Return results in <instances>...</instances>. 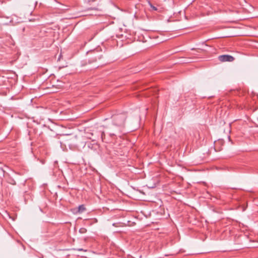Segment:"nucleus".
<instances>
[{"label": "nucleus", "mask_w": 258, "mask_h": 258, "mask_svg": "<svg viewBox=\"0 0 258 258\" xmlns=\"http://www.w3.org/2000/svg\"><path fill=\"white\" fill-rule=\"evenodd\" d=\"M257 126H258V124H257Z\"/></svg>", "instance_id": "10"}, {"label": "nucleus", "mask_w": 258, "mask_h": 258, "mask_svg": "<svg viewBox=\"0 0 258 258\" xmlns=\"http://www.w3.org/2000/svg\"><path fill=\"white\" fill-rule=\"evenodd\" d=\"M101 55L95 54L89 59V63H91L96 62L98 59H101Z\"/></svg>", "instance_id": "4"}, {"label": "nucleus", "mask_w": 258, "mask_h": 258, "mask_svg": "<svg viewBox=\"0 0 258 258\" xmlns=\"http://www.w3.org/2000/svg\"><path fill=\"white\" fill-rule=\"evenodd\" d=\"M85 210H86V208L84 205H80L78 207V212L79 213H81L84 212Z\"/></svg>", "instance_id": "5"}, {"label": "nucleus", "mask_w": 258, "mask_h": 258, "mask_svg": "<svg viewBox=\"0 0 258 258\" xmlns=\"http://www.w3.org/2000/svg\"><path fill=\"white\" fill-rule=\"evenodd\" d=\"M117 128H117V126H116V127H114L113 129H112V131H116Z\"/></svg>", "instance_id": "9"}, {"label": "nucleus", "mask_w": 258, "mask_h": 258, "mask_svg": "<svg viewBox=\"0 0 258 258\" xmlns=\"http://www.w3.org/2000/svg\"><path fill=\"white\" fill-rule=\"evenodd\" d=\"M219 60L222 62H231L234 60V58L230 55H221L218 57Z\"/></svg>", "instance_id": "3"}, {"label": "nucleus", "mask_w": 258, "mask_h": 258, "mask_svg": "<svg viewBox=\"0 0 258 258\" xmlns=\"http://www.w3.org/2000/svg\"><path fill=\"white\" fill-rule=\"evenodd\" d=\"M85 134L87 138L93 141H95L99 138H101L102 141H103L105 136L103 131H100L98 132L97 130H94L92 132H85Z\"/></svg>", "instance_id": "2"}, {"label": "nucleus", "mask_w": 258, "mask_h": 258, "mask_svg": "<svg viewBox=\"0 0 258 258\" xmlns=\"http://www.w3.org/2000/svg\"><path fill=\"white\" fill-rule=\"evenodd\" d=\"M126 118L125 114H120L113 116V123L107 127V133L110 137L120 136Z\"/></svg>", "instance_id": "1"}, {"label": "nucleus", "mask_w": 258, "mask_h": 258, "mask_svg": "<svg viewBox=\"0 0 258 258\" xmlns=\"http://www.w3.org/2000/svg\"><path fill=\"white\" fill-rule=\"evenodd\" d=\"M77 250L78 251H85V250H84L82 248H78V249H77Z\"/></svg>", "instance_id": "8"}, {"label": "nucleus", "mask_w": 258, "mask_h": 258, "mask_svg": "<svg viewBox=\"0 0 258 258\" xmlns=\"http://www.w3.org/2000/svg\"><path fill=\"white\" fill-rule=\"evenodd\" d=\"M79 232H80V233H82V234L85 233L87 232V229L85 228H82L80 229Z\"/></svg>", "instance_id": "7"}, {"label": "nucleus", "mask_w": 258, "mask_h": 258, "mask_svg": "<svg viewBox=\"0 0 258 258\" xmlns=\"http://www.w3.org/2000/svg\"><path fill=\"white\" fill-rule=\"evenodd\" d=\"M149 5L150 6V7L154 11H157V8L155 7H154L151 3L150 2H148Z\"/></svg>", "instance_id": "6"}]
</instances>
